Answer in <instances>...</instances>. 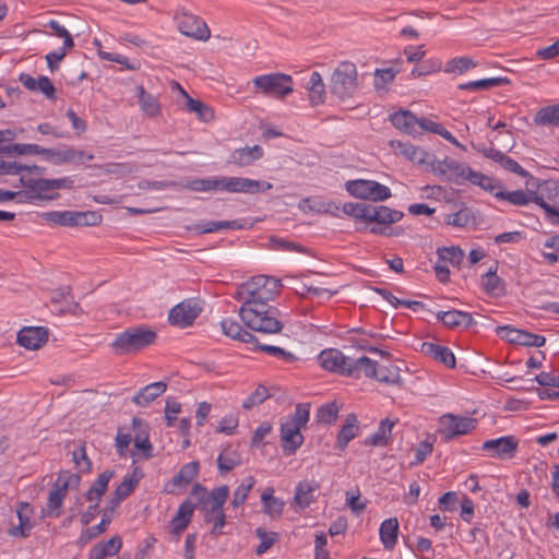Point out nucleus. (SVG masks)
Wrapping results in <instances>:
<instances>
[{
  "label": "nucleus",
  "instance_id": "49",
  "mask_svg": "<svg viewBox=\"0 0 559 559\" xmlns=\"http://www.w3.org/2000/svg\"><path fill=\"white\" fill-rule=\"evenodd\" d=\"M476 64V61L469 57H455L445 62L443 71L447 74L462 75Z\"/></svg>",
  "mask_w": 559,
  "mask_h": 559
},
{
  "label": "nucleus",
  "instance_id": "19",
  "mask_svg": "<svg viewBox=\"0 0 559 559\" xmlns=\"http://www.w3.org/2000/svg\"><path fill=\"white\" fill-rule=\"evenodd\" d=\"M320 485L314 479L300 480L294 492L292 508L295 510H304L308 508L316 500V492L319 490Z\"/></svg>",
  "mask_w": 559,
  "mask_h": 559
},
{
  "label": "nucleus",
  "instance_id": "55",
  "mask_svg": "<svg viewBox=\"0 0 559 559\" xmlns=\"http://www.w3.org/2000/svg\"><path fill=\"white\" fill-rule=\"evenodd\" d=\"M254 478L252 476H248L245 478L241 484L235 489L231 500V506L236 509L245 503L248 498V493L254 486Z\"/></svg>",
  "mask_w": 559,
  "mask_h": 559
},
{
  "label": "nucleus",
  "instance_id": "57",
  "mask_svg": "<svg viewBox=\"0 0 559 559\" xmlns=\"http://www.w3.org/2000/svg\"><path fill=\"white\" fill-rule=\"evenodd\" d=\"M240 464L239 456L235 451L225 450L217 457V465L221 472L227 473Z\"/></svg>",
  "mask_w": 559,
  "mask_h": 559
},
{
  "label": "nucleus",
  "instance_id": "43",
  "mask_svg": "<svg viewBox=\"0 0 559 559\" xmlns=\"http://www.w3.org/2000/svg\"><path fill=\"white\" fill-rule=\"evenodd\" d=\"M114 476L112 471H105L98 475L91 488L85 493V498L90 502L99 503L103 495L107 491L108 484Z\"/></svg>",
  "mask_w": 559,
  "mask_h": 559
},
{
  "label": "nucleus",
  "instance_id": "46",
  "mask_svg": "<svg viewBox=\"0 0 559 559\" xmlns=\"http://www.w3.org/2000/svg\"><path fill=\"white\" fill-rule=\"evenodd\" d=\"M358 430L359 426L356 415H347L345 424L342 426L337 435L336 445L342 450L345 449L347 444L357 436Z\"/></svg>",
  "mask_w": 559,
  "mask_h": 559
},
{
  "label": "nucleus",
  "instance_id": "60",
  "mask_svg": "<svg viewBox=\"0 0 559 559\" xmlns=\"http://www.w3.org/2000/svg\"><path fill=\"white\" fill-rule=\"evenodd\" d=\"M8 154H16V155H41L44 147L37 144H11L8 145L4 150Z\"/></svg>",
  "mask_w": 559,
  "mask_h": 559
},
{
  "label": "nucleus",
  "instance_id": "59",
  "mask_svg": "<svg viewBox=\"0 0 559 559\" xmlns=\"http://www.w3.org/2000/svg\"><path fill=\"white\" fill-rule=\"evenodd\" d=\"M110 523V519L106 515H103L100 522L97 525L88 527L80 535V542L83 544L88 543L91 539L97 537L103 534Z\"/></svg>",
  "mask_w": 559,
  "mask_h": 559
},
{
  "label": "nucleus",
  "instance_id": "24",
  "mask_svg": "<svg viewBox=\"0 0 559 559\" xmlns=\"http://www.w3.org/2000/svg\"><path fill=\"white\" fill-rule=\"evenodd\" d=\"M511 124L500 120L491 126V147H493V142H496V150L509 152L515 144Z\"/></svg>",
  "mask_w": 559,
  "mask_h": 559
},
{
  "label": "nucleus",
  "instance_id": "26",
  "mask_svg": "<svg viewBox=\"0 0 559 559\" xmlns=\"http://www.w3.org/2000/svg\"><path fill=\"white\" fill-rule=\"evenodd\" d=\"M33 508L27 502H21L16 509L19 525L10 528L9 534L13 537H26L34 526Z\"/></svg>",
  "mask_w": 559,
  "mask_h": 559
},
{
  "label": "nucleus",
  "instance_id": "21",
  "mask_svg": "<svg viewBox=\"0 0 559 559\" xmlns=\"http://www.w3.org/2000/svg\"><path fill=\"white\" fill-rule=\"evenodd\" d=\"M48 340V331L41 326H25L17 333L20 346L35 350L41 347Z\"/></svg>",
  "mask_w": 559,
  "mask_h": 559
},
{
  "label": "nucleus",
  "instance_id": "25",
  "mask_svg": "<svg viewBox=\"0 0 559 559\" xmlns=\"http://www.w3.org/2000/svg\"><path fill=\"white\" fill-rule=\"evenodd\" d=\"M261 506L266 516L271 520H278L284 513L286 503L282 498L275 496L274 487L269 486L261 493Z\"/></svg>",
  "mask_w": 559,
  "mask_h": 559
},
{
  "label": "nucleus",
  "instance_id": "61",
  "mask_svg": "<svg viewBox=\"0 0 559 559\" xmlns=\"http://www.w3.org/2000/svg\"><path fill=\"white\" fill-rule=\"evenodd\" d=\"M51 28L52 35L62 38L64 47H73L74 40L69 31L56 20H50L47 24Z\"/></svg>",
  "mask_w": 559,
  "mask_h": 559
},
{
  "label": "nucleus",
  "instance_id": "44",
  "mask_svg": "<svg viewBox=\"0 0 559 559\" xmlns=\"http://www.w3.org/2000/svg\"><path fill=\"white\" fill-rule=\"evenodd\" d=\"M437 319L449 328H465L472 322V317L467 312L460 310L439 311Z\"/></svg>",
  "mask_w": 559,
  "mask_h": 559
},
{
  "label": "nucleus",
  "instance_id": "6",
  "mask_svg": "<svg viewBox=\"0 0 559 559\" xmlns=\"http://www.w3.org/2000/svg\"><path fill=\"white\" fill-rule=\"evenodd\" d=\"M156 340V333L147 326H134L119 333L111 343L114 352L126 355L139 352Z\"/></svg>",
  "mask_w": 559,
  "mask_h": 559
},
{
  "label": "nucleus",
  "instance_id": "37",
  "mask_svg": "<svg viewBox=\"0 0 559 559\" xmlns=\"http://www.w3.org/2000/svg\"><path fill=\"white\" fill-rule=\"evenodd\" d=\"M379 536L384 549L392 550L397 544L399 521L396 518L384 520L379 528Z\"/></svg>",
  "mask_w": 559,
  "mask_h": 559
},
{
  "label": "nucleus",
  "instance_id": "12",
  "mask_svg": "<svg viewBox=\"0 0 559 559\" xmlns=\"http://www.w3.org/2000/svg\"><path fill=\"white\" fill-rule=\"evenodd\" d=\"M80 477L69 472H62L58 475L48 495L47 506L44 513L47 516L58 518L63 500L71 486L78 485Z\"/></svg>",
  "mask_w": 559,
  "mask_h": 559
},
{
  "label": "nucleus",
  "instance_id": "31",
  "mask_svg": "<svg viewBox=\"0 0 559 559\" xmlns=\"http://www.w3.org/2000/svg\"><path fill=\"white\" fill-rule=\"evenodd\" d=\"M194 509L195 507L190 501H185L179 506L177 513L175 514L170 522L171 533L177 538L189 525Z\"/></svg>",
  "mask_w": 559,
  "mask_h": 559
},
{
  "label": "nucleus",
  "instance_id": "3",
  "mask_svg": "<svg viewBox=\"0 0 559 559\" xmlns=\"http://www.w3.org/2000/svg\"><path fill=\"white\" fill-rule=\"evenodd\" d=\"M281 287L280 280L266 275H257L237 287L235 298L241 305L269 304L277 296Z\"/></svg>",
  "mask_w": 559,
  "mask_h": 559
},
{
  "label": "nucleus",
  "instance_id": "4",
  "mask_svg": "<svg viewBox=\"0 0 559 559\" xmlns=\"http://www.w3.org/2000/svg\"><path fill=\"white\" fill-rule=\"evenodd\" d=\"M239 316L245 325L257 332L274 334L283 329L278 310L269 304L241 305Z\"/></svg>",
  "mask_w": 559,
  "mask_h": 559
},
{
  "label": "nucleus",
  "instance_id": "42",
  "mask_svg": "<svg viewBox=\"0 0 559 559\" xmlns=\"http://www.w3.org/2000/svg\"><path fill=\"white\" fill-rule=\"evenodd\" d=\"M526 190H513V191H503L499 190L493 193V197L500 201H507L515 206H524L528 203L533 202L532 200V189L526 187Z\"/></svg>",
  "mask_w": 559,
  "mask_h": 559
},
{
  "label": "nucleus",
  "instance_id": "10",
  "mask_svg": "<svg viewBox=\"0 0 559 559\" xmlns=\"http://www.w3.org/2000/svg\"><path fill=\"white\" fill-rule=\"evenodd\" d=\"M345 189L354 198L372 202H382L392 195L388 186L367 179L348 180Z\"/></svg>",
  "mask_w": 559,
  "mask_h": 559
},
{
  "label": "nucleus",
  "instance_id": "45",
  "mask_svg": "<svg viewBox=\"0 0 559 559\" xmlns=\"http://www.w3.org/2000/svg\"><path fill=\"white\" fill-rule=\"evenodd\" d=\"M135 92L140 108L143 114L148 117L158 116L160 112V105L157 97L147 93L143 86H138Z\"/></svg>",
  "mask_w": 559,
  "mask_h": 559
},
{
  "label": "nucleus",
  "instance_id": "1",
  "mask_svg": "<svg viewBox=\"0 0 559 559\" xmlns=\"http://www.w3.org/2000/svg\"><path fill=\"white\" fill-rule=\"evenodd\" d=\"M191 496L203 503L204 521L212 525L211 534L215 536L222 535L223 528L226 525V515L223 508L229 496L228 487L225 485L219 486L207 495L205 487L195 484L192 487Z\"/></svg>",
  "mask_w": 559,
  "mask_h": 559
},
{
  "label": "nucleus",
  "instance_id": "62",
  "mask_svg": "<svg viewBox=\"0 0 559 559\" xmlns=\"http://www.w3.org/2000/svg\"><path fill=\"white\" fill-rule=\"evenodd\" d=\"M338 411L340 408L336 403L325 404L318 411V420L324 424H331L336 420Z\"/></svg>",
  "mask_w": 559,
  "mask_h": 559
},
{
  "label": "nucleus",
  "instance_id": "15",
  "mask_svg": "<svg viewBox=\"0 0 559 559\" xmlns=\"http://www.w3.org/2000/svg\"><path fill=\"white\" fill-rule=\"evenodd\" d=\"M272 188V183L267 181L222 176V192L254 194Z\"/></svg>",
  "mask_w": 559,
  "mask_h": 559
},
{
  "label": "nucleus",
  "instance_id": "18",
  "mask_svg": "<svg viewBox=\"0 0 559 559\" xmlns=\"http://www.w3.org/2000/svg\"><path fill=\"white\" fill-rule=\"evenodd\" d=\"M41 155H44L45 159H47L56 165H62V164L79 165L84 162H90L94 158V156L90 153H86L83 151H76L73 148L52 150V148L44 147Z\"/></svg>",
  "mask_w": 559,
  "mask_h": 559
},
{
  "label": "nucleus",
  "instance_id": "40",
  "mask_svg": "<svg viewBox=\"0 0 559 559\" xmlns=\"http://www.w3.org/2000/svg\"><path fill=\"white\" fill-rule=\"evenodd\" d=\"M246 228V223L243 221L234 219V221H207L201 222L195 226V230L200 234H209L215 233L223 229H243Z\"/></svg>",
  "mask_w": 559,
  "mask_h": 559
},
{
  "label": "nucleus",
  "instance_id": "28",
  "mask_svg": "<svg viewBox=\"0 0 559 559\" xmlns=\"http://www.w3.org/2000/svg\"><path fill=\"white\" fill-rule=\"evenodd\" d=\"M306 90L308 92V99L312 106L322 105L326 98V90L325 84L321 74L317 71H313L310 74L309 81L306 85Z\"/></svg>",
  "mask_w": 559,
  "mask_h": 559
},
{
  "label": "nucleus",
  "instance_id": "56",
  "mask_svg": "<svg viewBox=\"0 0 559 559\" xmlns=\"http://www.w3.org/2000/svg\"><path fill=\"white\" fill-rule=\"evenodd\" d=\"M442 69V61L438 58H430L423 61L419 66L412 70L413 78L430 75L439 72Z\"/></svg>",
  "mask_w": 559,
  "mask_h": 559
},
{
  "label": "nucleus",
  "instance_id": "47",
  "mask_svg": "<svg viewBox=\"0 0 559 559\" xmlns=\"http://www.w3.org/2000/svg\"><path fill=\"white\" fill-rule=\"evenodd\" d=\"M186 188L194 192H222V177L192 179L187 181Z\"/></svg>",
  "mask_w": 559,
  "mask_h": 559
},
{
  "label": "nucleus",
  "instance_id": "9",
  "mask_svg": "<svg viewBox=\"0 0 559 559\" xmlns=\"http://www.w3.org/2000/svg\"><path fill=\"white\" fill-rule=\"evenodd\" d=\"M535 190L532 189V200L535 204L540 206L549 221H552L555 216L559 217V210L550 205L556 203L559 199V180L548 179L539 181L535 178L532 181ZM533 188V186H531Z\"/></svg>",
  "mask_w": 559,
  "mask_h": 559
},
{
  "label": "nucleus",
  "instance_id": "11",
  "mask_svg": "<svg viewBox=\"0 0 559 559\" xmlns=\"http://www.w3.org/2000/svg\"><path fill=\"white\" fill-rule=\"evenodd\" d=\"M252 82L255 88L267 96L284 98L294 91L293 78L280 72L258 75Z\"/></svg>",
  "mask_w": 559,
  "mask_h": 559
},
{
  "label": "nucleus",
  "instance_id": "33",
  "mask_svg": "<svg viewBox=\"0 0 559 559\" xmlns=\"http://www.w3.org/2000/svg\"><path fill=\"white\" fill-rule=\"evenodd\" d=\"M421 352L449 368L455 367V356L452 350L445 346L431 342H424L421 344Z\"/></svg>",
  "mask_w": 559,
  "mask_h": 559
},
{
  "label": "nucleus",
  "instance_id": "50",
  "mask_svg": "<svg viewBox=\"0 0 559 559\" xmlns=\"http://www.w3.org/2000/svg\"><path fill=\"white\" fill-rule=\"evenodd\" d=\"M534 123L537 126H558L559 105H550L540 108L534 116Z\"/></svg>",
  "mask_w": 559,
  "mask_h": 559
},
{
  "label": "nucleus",
  "instance_id": "41",
  "mask_svg": "<svg viewBox=\"0 0 559 559\" xmlns=\"http://www.w3.org/2000/svg\"><path fill=\"white\" fill-rule=\"evenodd\" d=\"M391 146L396 154L404 156L413 163L424 164L426 162V152L418 146L401 141H392Z\"/></svg>",
  "mask_w": 559,
  "mask_h": 559
},
{
  "label": "nucleus",
  "instance_id": "30",
  "mask_svg": "<svg viewBox=\"0 0 559 559\" xmlns=\"http://www.w3.org/2000/svg\"><path fill=\"white\" fill-rule=\"evenodd\" d=\"M199 462L193 461L185 464L178 474L173 477L169 483L168 491L173 492L176 489L186 488L198 475L199 473Z\"/></svg>",
  "mask_w": 559,
  "mask_h": 559
},
{
  "label": "nucleus",
  "instance_id": "51",
  "mask_svg": "<svg viewBox=\"0 0 559 559\" xmlns=\"http://www.w3.org/2000/svg\"><path fill=\"white\" fill-rule=\"evenodd\" d=\"M186 108L188 111L194 112L198 118L204 122H209L214 119L213 109L199 99L187 96Z\"/></svg>",
  "mask_w": 559,
  "mask_h": 559
},
{
  "label": "nucleus",
  "instance_id": "58",
  "mask_svg": "<svg viewBox=\"0 0 559 559\" xmlns=\"http://www.w3.org/2000/svg\"><path fill=\"white\" fill-rule=\"evenodd\" d=\"M255 535L260 539V544L257 547L258 555H263L264 552H266L278 538L277 533L266 532L263 528H257Z\"/></svg>",
  "mask_w": 559,
  "mask_h": 559
},
{
  "label": "nucleus",
  "instance_id": "13",
  "mask_svg": "<svg viewBox=\"0 0 559 559\" xmlns=\"http://www.w3.org/2000/svg\"><path fill=\"white\" fill-rule=\"evenodd\" d=\"M318 365L329 372L352 376L355 372L354 359L346 357L340 349L325 348L317 356Z\"/></svg>",
  "mask_w": 559,
  "mask_h": 559
},
{
  "label": "nucleus",
  "instance_id": "35",
  "mask_svg": "<svg viewBox=\"0 0 559 559\" xmlns=\"http://www.w3.org/2000/svg\"><path fill=\"white\" fill-rule=\"evenodd\" d=\"M167 389L163 381L152 382L141 389L133 397L132 402L138 406H147L152 401L162 395Z\"/></svg>",
  "mask_w": 559,
  "mask_h": 559
},
{
  "label": "nucleus",
  "instance_id": "53",
  "mask_svg": "<svg viewBox=\"0 0 559 559\" xmlns=\"http://www.w3.org/2000/svg\"><path fill=\"white\" fill-rule=\"evenodd\" d=\"M402 70V61L396 60L391 67L383 69H376V86L381 87L392 82L397 73Z\"/></svg>",
  "mask_w": 559,
  "mask_h": 559
},
{
  "label": "nucleus",
  "instance_id": "7",
  "mask_svg": "<svg viewBox=\"0 0 559 559\" xmlns=\"http://www.w3.org/2000/svg\"><path fill=\"white\" fill-rule=\"evenodd\" d=\"M330 87L332 94L341 100L353 97L358 88L356 66L350 61L341 62L331 75Z\"/></svg>",
  "mask_w": 559,
  "mask_h": 559
},
{
  "label": "nucleus",
  "instance_id": "22",
  "mask_svg": "<svg viewBox=\"0 0 559 559\" xmlns=\"http://www.w3.org/2000/svg\"><path fill=\"white\" fill-rule=\"evenodd\" d=\"M403 213L385 205L367 204L365 222L391 225L402 219Z\"/></svg>",
  "mask_w": 559,
  "mask_h": 559
},
{
  "label": "nucleus",
  "instance_id": "34",
  "mask_svg": "<svg viewBox=\"0 0 559 559\" xmlns=\"http://www.w3.org/2000/svg\"><path fill=\"white\" fill-rule=\"evenodd\" d=\"M263 156V148L260 145L245 146L235 150L230 155V163L237 166H249Z\"/></svg>",
  "mask_w": 559,
  "mask_h": 559
},
{
  "label": "nucleus",
  "instance_id": "38",
  "mask_svg": "<svg viewBox=\"0 0 559 559\" xmlns=\"http://www.w3.org/2000/svg\"><path fill=\"white\" fill-rule=\"evenodd\" d=\"M394 425L395 421L389 418L381 420L377 430L366 438L365 444L372 447H385L391 440Z\"/></svg>",
  "mask_w": 559,
  "mask_h": 559
},
{
  "label": "nucleus",
  "instance_id": "54",
  "mask_svg": "<svg viewBox=\"0 0 559 559\" xmlns=\"http://www.w3.org/2000/svg\"><path fill=\"white\" fill-rule=\"evenodd\" d=\"M46 219L60 226H76V211H52L45 214Z\"/></svg>",
  "mask_w": 559,
  "mask_h": 559
},
{
  "label": "nucleus",
  "instance_id": "32",
  "mask_svg": "<svg viewBox=\"0 0 559 559\" xmlns=\"http://www.w3.org/2000/svg\"><path fill=\"white\" fill-rule=\"evenodd\" d=\"M22 84L29 91L40 92L47 98H55L56 88L49 78L40 75L38 78L28 74L21 75Z\"/></svg>",
  "mask_w": 559,
  "mask_h": 559
},
{
  "label": "nucleus",
  "instance_id": "39",
  "mask_svg": "<svg viewBox=\"0 0 559 559\" xmlns=\"http://www.w3.org/2000/svg\"><path fill=\"white\" fill-rule=\"evenodd\" d=\"M221 328L222 332L226 336L233 340L240 341L242 343H251L255 338L250 332L243 330L242 326L231 318H226L222 320Z\"/></svg>",
  "mask_w": 559,
  "mask_h": 559
},
{
  "label": "nucleus",
  "instance_id": "5",
  "mask_svg": "<svg viewBox=\"0 0 559 559\" xmlns=\"http://www.w3.org/2000/svg\"><path fill=\"white\" fill-rule=\"evenodd\" d=\"M310 418L309 407L298 404L293 414L281 419L280 437L283 451L294 454L304 443L301 429L306 427Z\"/></svg>",
  "mask_w": 559,
  "mask_h": 559
},
{
  "label": "nucleus",
  "instance_id": "23",
  "mask_svg": "<svg viewBox=\"0 0 559 559\" xmlns=\"http://www.w3.org/2000/svg\"><path fill=\"white\" fill-rule=\"evenodd\" d=\"M491 160L496 163L500 168L509 173L516 174L520 177L526 178V187L534 186L532 181H535V178L528 171H526L516 160L506 155L504 152L491 147Z\"/></svg>",
  "mask_w": 559,
  "mask_h": 559
},
{
  "label": "nucleus",
  "instance_id": "48",
  "mask_svg": "<svg viewBox=\"0 0 559 559\" xmlns=\"http://www.w3.org/2000/svg\"><path fill=\"white\" fill-rule=\"evenodd\" d=\"M445 222L454 227H469L477 224V218L471 209L463 207L455 213L449 214Z\"/></svg>",
  "mask_w": 559,
  "mask_h": 559
},
{
  "label": "nucleus",
  "instance_id": "52",
  "mask_svg": "<svg viewBox=\"0 0 559 559\" xmlns=\"http://www.w3.org/2000/svg\"><path fill=\"white\" fill-rule=\"evenodd\" d=\"M438 258L441 262L452 266H459L464 259V251L455 246L443 247L437 250Z\"/></svg>",
  "mask_w": 559,
  "mask_h": 559
},
{
  "label": "nucleus",
  "instance_id": "27",
  "mask_svg": "<svg viewBox=\"0 0 559 559\" xmlns=\"http://www.w3.org/2000/svg\"><path fill=\"white\" fill-rule=\"evenodd\" d=\"M418 120L409 110H399L390 115V121L396 129L413 136L418 135Z\"/></svg>",
  "mask_w": 559,
  "mask_h": 559
},
{
  "label": "nucleus",
  "instance_id": "20",
  "mask_svg": "<svg viewBox=\"0 0 559 559\" xmlns=\"http://www.w3.org/2000/svg\"><path fill=\"white\" fill-rule=\"evenodd\" d=\"M519 444V439L512 435L491 439V459L513 460L518 453Z\"/></svg>",
  "mask_w": 559,
  "mask_h": 559
},
{
  "label": "nucleus",
  "instance_id": "63",
  "mask_svg": "<svg viewBox=\"0 0 559 559\" xmlns=\"http://www.w3.org/2000/svg\"><path fill=\"white\" fill-rule=\"evenodd\" d=\"M238 427V417L235 414L225 415L218 423L216 431L227 436L234 435Z\"/></svg>",
  "mask_w": 559,
  "mask_h": 559
},
{
  "label": "nucleus",
  "instance_id": "36",
  "mask_svg": "<svg viewBox=\"0 0 559 559\" xmlns=\"http://www.w3.org/2000/svg\"><path fill=\"white\" fill-rule=\"evenodd\" d=\"M122 546V540L119 536H112L104 543L96 544L90 549L88 559H105L117 555Z\"/></svg>",
  "mask_w": 559,
  "mask_h": 559
},
{
  "label": "nucleus",
  "instance_id": "16",
  "mask_svg": "<svg viewBox=\"0 0 559 559\" xmlns=\"http://www.w3.org/2000/svg\"><path fill=\"white\" fill-rule=\"evenodd\" d=\"M475 428V419L467 416L445 414L439 419L438 431L445 440L465 435Z\"/></svg>",
  "mask_w": 559,
  "mask_h": 559
},
{
  "label": "nucleus",
  "instance_id": "2",
  "mask_svg": "<svg viewBox=\"0 0 559 559\" xmlns=\"http://www.w3.org/2000/svg\"><path fill=\"white\" fill-rule=\"evenodd\" d=\"M20 182L22 190L19 191V202L37 204L41 201L58 198V190L62 188H70L73 181L68 177L45 179L34 178L27 175L21 176Z\"/></svg>",
  "mask_w": 559,
  "mask_h": 559
},
{
  "label": "nucleus",
  "instance_id": "14",
  "mask_svg": "<svg viewBox=\"0 0 559 559\" xmlns=\"http://www.w3.org/2000/svg\"><path fill=\"white\" fill-rule=\"evenodd\" d=\"M175 22L179 32L185 36L192 37L198 40H207L210 38L211 33L205 22L185 9L176 12Z\"/></svg>",
  "mask_w": 559,
  "mask_h": 559
},
{
  "label": "nucleus",
  "instance_id": "64",
  "mask_svg": "<svg viewBox=\"0 0 559 559\" xmlns=\"http://www.w3.org/2000/svg\"><path fill=\"white\" fill-rule=\"evenodd\" d=\"M259 348L262 352H264V353H266V354H269L271 356L277 357V358H280V359H282L284 361H287V362H293V361H295L297 359V357L293 353H290V352H288V350H286V349H284L282 347H278V346H274V345H260Z\"/></svg>",
  "mask_w": 559,
  "mask_h": 559
},
{
  "label": "nucleus",
  "instance_id": "29",
  "mask_svg": "<svg viewBox=\"0 0 559 559\" xmlns=\"http://www.w3.org/2000/svg\"><path fill=\"white\" fill-rule=\"evenodd\" d=\"M141 478L142 472L139 468H134L133 472L127 475L115 489L111 497V503L117 506L124 500L134 490Z\"/></svg>",
  "mask_w": 559,
  "mask_h": 559
},
{
  "label": "nucleus",
  "instance_id": "17",
  "mask_svg": "<svg viewBox=\"0 0 559 559\" xmlns=\"http://www.w3.org/2000/svg\"><path fill=\"white\" fill-rule=\"evenodd\" d=\"M202 308L194 299H186L176 305L168 314L171 325L187 328L191 325L201 313Z\"/></svg>",
  "mask_w": 559,
  "mask_h": 559
},
{
  "label": "nucleus",
  "instance_id": "8",
  "mask_svg": "<svg viewBox=\"0 0 559 559\" xmlns=\"http://www.w3.org/2000/svg\"><path fill=\"white\" fill-rule=\"evenodd\" d=\"M441 171L448 176L449 180L455 183L467 182L484 190L489 189V178L486 175L453 158H445L441 163Z\"/></svg>",
  "mask_w": 559,
  "mask_h": 559
}]
</instances>
